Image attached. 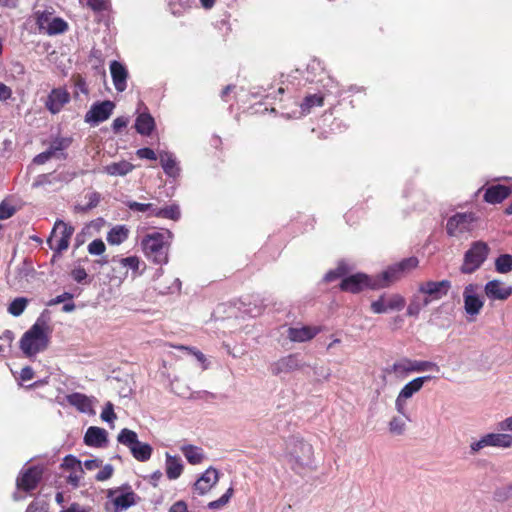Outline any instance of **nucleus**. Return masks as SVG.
Wrapping results in <instances>:
<instances>
[{
	"label": "nucleus",
	"mask_w": 512,
	"mask_h": 512,
	"mask_svg": "<svg viewBox=\"0 0 512 512\" xmlns=\"http://www.w3.org/2000/svg\"><path fill=\"white\" fill-rule=\"evenodd\" d=\"M475 221L472 213H457L450 217L447 221L446 229L450 236H459L469 232Z\"/></svg>",
	"instance_id": "14"
},
{
	"label": "nucleus",
	"mask_w": 512,
	"mask_h": 512,
	"mask_svg": "<svg viewBox=\"0 0 512 512\" xmlns=\"http://www.w3.org/2000/svg\"><path fill=\"white\" fill-rule=\"evenodd\" d=\"M418 264L419 260L416 257H409L387 267L376 277V284H373L374 289L387 288L400 281L417 268Z\"/></svg>",
	"instance_id": "4"
},
{
	"label": "nucleus",
	"mask_w": 512,
	"mask_h": 512,
	"mask_svg": "<svg viewBox=\"0 0 512 512\" xmlns=\"http://www.w3.org/2000/svg\"><path fill=\"white\" fill-rule=\"evenodd\" d=\"M69 102L70 94L65 88H53L47 96L45 107L50 113L57 114Z\"/></svg>",
	"instance_id": "19"
},
{
	"label": "nucleus",
	"mask_w": 512,
	"mask_h": 512,
	"mask_svg": "<svg viewBox=\"0 0 512 512\" xmlns=\"http://www.w3.org/2000/svg\"><path fill=\"white\" fill-rule=\"evenodd\" d=\"M233 492H234L233 488H232V487H230V488L226 491V493H225L223 496H221L219 499H217V500H215V501H211V502L208 504V507H209L210 509H212V510H216V509H219V508H221V507L225 506V505L229 502L230 498L232 497Z\"/></svg>",
	"instance_id": "49"
},
{
	"label": "nucleus",
	"mask_w": 512,
	"mask_h": 512,
	"mask_svg": "<svg viewBox=\"0 0 512 512\" xmlns=\"http://www.w3.org/2000/svg\"><path fill=\"white\" fill-rule=\"evenodd\" d=\"M146 269V264L138 257L130 256V270L137 275H140Z\"/></svg>",
	"instance_id": "53"
},
{
	"label": "nucleus",
	"mask_w": 512,
	"mask_h": 512,
	"mask_svg": "<svg viewBox=\"0 0 512 512\" xmlns=\"http://www.w3.org/2000/svg\"><path fill=\"white\" fill-rule=\"evenodd\" d=\"M431 379L432 376L430 375L416 377L402 387L395 399V409L400 415L409 420V416L407 414V404L409 399L418 393L423 388L424 384Z\"/></svg>",
	"instance_id": "7"
},
{
	"label": "nucleus",
	"mask_w": 512,
	"mask_h": 512,
	"mask_svg": "<svg viewBox=\"0 0 512 512\" xmlns=\"http://www.w3.org/2000/svg\"><path fill=\"white\" fill-rule=\"evenodd\" d=\"M451 288V282L449 280L442 281H427L419 285L418 291L424 294L425 297L433 300H439L445 296Z\"/></svg>",
	"instance_id": "17"
},
{
	"label": "nucleus",
	"mask_w": 512,
	"mask_h": 512,
	"mask_svg": "<svg viewBox=\"0 0 512 512\" xmlns=\"http://www.w3.org/2000/svg\"><path fill=\"white\" fill-rule=\"evenodd\" d=\"M12 89L0 81V101L6 102L12 97Z\"/></svg>",
	"instance_id": "56"
},
{
	"label": "nucleus",
	"mask_w": 512,
	"mask_h": 512,
	"mask_svg": "<svg viewBox=\"0 0 512 512\" xmlns=\"http://www.w3.org/2000/svg\"><path fill=\"white\" fill-rule=\"evenodd\" d=\"M463 308L469 322L476 320L484 307V298L481 295V287L477 283H469L463 290Z\"/></svg>",
	"instance_id": "6"
},
{
	"label": "nucleus",
	"mask_w": 512,
	"mask_h": 512,
	"mask_svg": "<svg viewBox=\"0 0 512 512\" xmlns=\"http://www.w3.org/2000/svg\"><path fill=\"white\" fill-rule=\"evenodd\" d=\"M113 474V468L111 465L104 466L97 474H96V480L98 481H105L109 479Z\"/></svg>",
	"instance_id": "54"
},
{
	"label": "nucleus",
	"mask_w": 512,
	"mask_h": 512,
	"mask_svg": "<svg viewBox=\"0 0 512 512\" xmlns=\"http://www.w3.org/2000/svg\"><path fill=\"white\" fill-rule=\"evenodd\" d=\"M492 447L500 449L512 448V435L501 432L483 434L479 439H473L469 444V454L474 456L483 449Z\"/></svg>",
	"instance_id": "5"
},
{
	"label": "nucleus",
	"mask_w": 512,
	"mask_h": 512,
	"mask_svg": "<svg viewBox=\"0 0 512 512\" xmlns=\"http://www.w3.org/2000/svg\"><path fill=\"white\" fill-rule=\"evenodd\" d=\"M88 202L85 206V210H89L95 208L100 202V194L97 192H92L87 195Z\"/></svg>",
	"instance_id": "55"
},
{
	"label": "nucleus",
	"mask_w": 512,
	"mask_h": 512,
	"mask_svg": "<svg viewBox=\"0 0 512 512\" xmlns=\"http://www.w3.org/2000/svg\"><path fill=\"white\" fill-rule=\"evenodd\" d=\"M72 277L76 282L81 283L87 278V273L84 268H78L72 271Z\"/></svg>",
	"instance_id": "60"
},
{
	"label": "nucleus",
	"mask_w": 512,
	"mask_h": 512,
	"mask_svg": "<svg viewBox=\"0 0 512 512\" xmlns=\"http://www.w3.org/2000/svg\"><path fill=\"white\" fill-rule=\"evenodd\" d=\"M286 456L291 467L300 471L311 467L314 462L313 446L300 438H291L286 446Z\"/></svg>",
	"instance_id": "3"
},
{
	"label": "nucleus",
	"mask_w": 512,
	"mask_h": 512,
	"mask_svg": "<svg viewBox=\"0 0 512 512\" xmlns=\"http://www.w3.org/2000/svg\"><path fill=\"white\" fill-rule=\"evenodd\" d=\"M29 304V300L26 297L15 298L8 306V313L14 317L20 316Z\"/></svg>",
	"instance_id": "36"
},
{
	"label": "nucleus",
	"mask_w": 512,
	"mask_h": 512,
	"mask_svg": "<svg viewBox=\"0 0 512 512\" xmlns=\"http://www.w3.org/2000/svg\"><path fill=\"white\" fill-rule=\"evenodd\" d=\"M171 237L168 230L147 233L141 240L145 256L156 264H166L169 259Z\"/></svg>",
	"instance_id": "2"
},
{
	"label": "nucleus",
	"mask_w": 512,
	"mask_h": 512,
	"mask_svg": "<svg viewBox=\"0 0 512 512\" xmlns=\"http://www.w3.org/2000/svg\"><path fill=\"white\" fill-rule=\"evenodd\" d=\"M106 171L110 175H126L128 173V162H115L106 166Z\"/></svg>",
	"instance_id": "40"
},
{
	"label": "nucleus",
	"mask_w": 512,
	"mask_h": 512,
	"mask_svg": "<svg viewBox=\"0 0 512 512\" xmlns=\"http://www.w3.org/2000/svg\"><path fill=\"white\" fill-rule=\"evenodd\" d=\"M405 298L398 294H382L371 303V310L375 314H384L389 311H400L405 307Z\"/></svg>",
	"instance_id": "10"
},
{
	"label": "nucleus",
	"mask_w": 512,
	"mask_h": 512,
	"mask_svg": "<svg viewBox=\"0 0 512 512\" xmlns=\"http://www.w3.org/2000/svg\"><path fill=\"white\" fill-rule=\"evenodd\" d=\"M20 377L23 381H29L34 378V371L30 366L21 369Z\"/></svg>",
	"instance_id": "63"
},
{
	"label": "nucleus",
	"mask_w": 512,
	"mask_h": 512,
	"mask_svg": "<svg viewBox=\"0 0 512 512\" xmlns=\"http://www.w3.org/2000/svg\"><path fill=\"white\" fill-rule=\"evenodd\" d=\"M489 247L483 241L472 243L471 247L465 252L463 264L460 268L464 274H471L481 267L489 254Z\"/></svg>",
	"instance_id": "8"
},
{
	"label": "nucleus",
	"mask_w": 512,
	"mask_h": 512,
	"mask_svg": "<svg viewBox=\"0 0 512 512\" xmlns=\"http://www.w3.org/2000/svg\"><path fill=\"white\" fill-rule=\"evenodd\" d=\"M320 332L316 326L290 327L287 331V337L292 342H306L313 339Z\"/></svg>",
	"instance_id": "23"
},
{
	"label": "nucleus",
	"mask_w": 512,
	"mask_h": 512,
	"mask_svg": "<svg viewBox=\"0 0 512 512\" xmlns=\"http://www.w3.org/2000/svg\"><path fill=\"white\" fill-rule=\"evenodd\" d=\"M431 303V299L424 297L420 300L417 295H414L407 307V315L417 317L423 307L428 306Z\"/></svg>",
	"instance_id": "33"
},
{
	"label": "nucleus",
	"mask_w": 512,
	"mask_h": 512,
	"mask_svg": "<svg viewBox=\"0 0 512 512\" xmlns=\"http://www.w3.org/2000/svg\"><path fill=\"white\" fill-rule=\"evenodd\" d=\"M88 252L91 255H101L105 252V244L101 239H95L88 244Z\"/></svg>",
	"instance_id": "50"
},
{
	"label": "nucleus",
	"mask_w": 512,
	"mask_h": 512,
	"mask_svg": "<svg viewBox=\"0 0 512 512\" xmlns=\"http://www.w3.org/2000/svg\"><path fill=\"white\" fill-rule=\"evenodd\" d=\"M53 156L54 155L52 154V152L49 149H47L46 151L35 156L33 162L38 165H42L45 164Z\"/></svg>",
	"instance_id": "58"
},
{
	"label": "nucleus",
	"mask_w": 512,
	"mask_h": 512,
	"mask_svg": "<svg viewBox=\"0 0 512 512\" xmlns=\"http://www.w3.org/2000/svg\"><path fill=\"white\" fill-rule=\"evenodd\" d=\"M115 109V103L110 100L98 101L91 105L84 120L90 125H98L110 118Z\"/></svg>",
	"instance_id": "12"
},
{
	"label": "nucleus",
	"mask_w": 512,
	"mask_h": 512,
	"mask_svg": "<svg viewBox=\"0 0 512 512\" xmlns=\"http://www.w3.org/2000/svg\"><path fill=\"white\" fill-rule=\"evenodd\" d=\"M86 5L95 13H100L108 8V2L106 0H87Z\"/></svg>",
	"instance_id": "51"
},
{
	"label": "nucleus",
	"mask_w": 512,
	"mask_h": 512,
	"mask_svg": "<svg viewBox=\"0 0 512 512\" xmlns=\"http://www.w3.org/2000/svg\"><path fill=\"white\" fill-rule=\"evenodd\" d=\"M155 127L154 118L147 112H139L135 121V129L141 135H149Z\"/></svg>",
	"instance_id": "30"
},
{
	"label": "nucleus",
	"mask_w": 512,
	"mask_h": 512,
	"mask_svg": "<svg viewBox=\"0 0 512 512\" xmlns=\"http://www.w3.org/2000/svg\"><path fill=\"white\" fill-rule=\"evenodd\" d=\"M110 73L116 90L120 92L124 91L127 78L126 68L120 62L112 61L110 64Z\"/></svg>",
	"instance_id": "25"
},
{
	"label": "nucleus",
	"mask_w": 512,
	"mask_h": 512,
	"mask_svg": "<svg viewBox=\"0 0 512 512\" xmlns=\"http://www.w3.org/2000/svg\"><path fill=\"white\" fill-rule=\"evenodd\" d=\"M50 334L51 329L49 325L43 318L39 317L22 335L20 349L25 356L33 357L47 349L50 343Z\"/></svg>",
	"instance_id": "1"
},
{
	"label": "nucleus",
	"mask_w": 512,
	"mask_h": 512,
	"mask_svg": "<svg viewBox=\"0 0 512 512\" xmlns=\"http://www.w3.org/2000/svg\"><path fill=\"white\" fill-rule=\"evenodd\" d=\"M42 477L43 468L41 466L35 465L23 469L16 479L17 489L27 493L31 492L38 487Z\"/></svg>",
	"instance_id": "11"
},
{
	"label": "nucleus",
	"mask_w": 512,
	"mask_h": 512,
	"mask_svg": "<svg viewBox=\"0 0 512 512\" xmlns=\"http://www.w3.org/2000/svg\"><path fill=\"white\" fill-rule=\"evenodd\" d=\"M373 284H376V278L371 279L364 273H356L345 277L340 283V289L345 292L359 293L365 288L374 289Z\"/></svg>",
	"instance_id": "13"
},
{
	"label": "nucleus",
	"mask_w": 512,
	"mask_h": 512,
	"mask_svg": "<svg viewBox=\"0 0 512 512\" xmlns=\"http://www.w3.org/2000/svg\"><path fill=\"white\" fill-rule=\"evenodd\" d=\"M412 363L414 373H422L427 371L438 372L440 370L439 366L435 362L412 359Z\"/></svg>",
	"instance_id": "38"
},
{
	"label": "nucleus",
	"mask_w": 512,
	"mask_h": 512,
	"mask_svg": "<svg viewBox=\"0 0 512 512\" xmlns=\"http://www.w3.org/2000/svg\"><path fill=\"white\" fill-rule=\"evenodd\" d=\"M511 193V189L504 185H496L488 188L484 194V199L488 203L496 204L502 202Z\"/></svg>",
	"instance_id": "28"
},
{
	"label": "nucleus",
	"mask_w": 512,
	"mask_h": 512,
	"mask_svg": "<svg viewBox=\"0 0 512 512\" xmlns=\"http://www.w3.org/2000/svg\"><path fill=\"white\" fill-rule=\"evenodd\" d=\"M54 17H52V13L43 11V12H37L36 13V24L40 31L47 30V26L50 24V21H52Z\"/></svg>",
	"instance_id": "46"
},
{
	"label": "nucleus",
	"mask_w": 512,
	"mask_h": 512,
	"mask_svg": "<svg viewBox=\"0 0 512 512\" xmlns=\"http://www.w3.org/2000/svg\"><path fill=\"white\" fill-rule=\"evenodd\" d=\"M71 81L75 88L74 96L77 97L80 93L87 95L89 93L85 78L80 74H74Z\"/></svg>",
	"instance_id": "39"
},
{
	"label": "nucleus",
	"mask_w": 512,
	"mask_h": 512,
	"mask_svg": "<svg viewBox=\"0 0 512 512\" xmlns=\"http://www.w3.org/2000/svg\"><path fill=\"white\" fill-rule=\"evenodd\" d=\"M160 164L164 172L170 177L179 175V167L173 154L170 152L162 151L159 153Z\"/></svg>",
	"instance_id": "29"
},
{
	"label": "nucleus",
	"mask_w": 512,
	"mask_h": 512,
	"mask_svg": "<svg viewBox=\"0 0 512 512\" xmlns=\"http://www.w3.org/2000/svg\"><path fill=\"white\" fill-rule=\"evenodd\" d=\"M388 426L390 433L393 435H402L406 429V423L400 417H393Z\"/></svg>",
	"instance_id": "42"
},
{
	"label": "nucleus",
	"mask_w": 512,
	"mask_h": 512,
	"mask_svg": "<svg viewBox=\"0 0 512 512\" xmlns=\"http://www.w3.org/2000/svg\"><path fill=\"white\" fill-rule=\"evenodd\" d=\"M156 207L153 203L130 202V210L147 213L148 216H155Z\"/></svg>",
	"instance_id": "41"
},
{
	"label": "nucleus",
	"mask_w": 512,
	"mask_h": 512,
	"mask_svg": "<svg viewBox=\"0 0 512 512\" xmlns=\"http://www.w3.org/2000/svg\"><path fill=\"white\" fill-rule=\"evenodd\" d=\"M169 512H188L187 505L184 501H177L170 507Z\"/></svg>",
	"instance_id": "64"
},
{
	"label": "nucleus",
	"mask_w": 512,
	"mask_h": 512,
	"mask_svg": "<svg viewBox=\"0 0 512 512\" xmlns=\"http://www.w3.org/2000/svg\"><path fill=\"white\" fill-rule=\"evenodd\" d=\"M74 233V228L65 222L56 221L47 243L55 254L59 255L69 247L70 239Z\"/></svg>",
	"instance_id": "9"
},
{
	"label": "nucleus",
	"mask_w": 512,
	"mask_h": 512,
	"mask_svg": "<svg viewBox=\"0 0 512 512\" xmlns=\"http://www.w3.org/2000/svg\"><path fill=\"white\" fill-rule=\"evenodd\" d=\"M137 156L141 159L156 160L157 155L150 148H142L137 151Z\"/></svg>",
	"instance_id": "57"
},
{
	"label": "nucleus",
	"mask_w": 512,
	"mask_h": 512,
	"mask_svg": "<svg viewBox=\"0 0 512 512\" xmlns=\"http://www.w3.org/2000/svg\"><path fill=\"white\" fill-rule=\"evenodd\" d=\"M70 138H56L48 148L53 155H55L58 151H62L67 149L71 144Z\"/></svg>",
	"instance_id": "48"
},
{
	"label": "nucleus",
	"mask_w": 512,
	"mask_h": 512,
	"mask_svg": "<svg viewBox=\"0 0 512 512\" xmlns=\"http://www.w3.org/2000/svg\"><path fill=\"white\" fill-rule=\"evenodd\" d=\"M128 237V229L125 226H115L107 234V242L110 245H119Z\"/></svg>",
	"instance_id": "31"
},
{
	"label": "nucleus",
	"mask_w": 512,
	"mask_h": 512,
	"mask_svg": "<svg viewBox=\"0 0 512 512\" xmlns=\"http://www.w3.org/2000/svg\"><path fill=\"white\" fill-rule=\"evenodd\" d=\"M180 451L182 452L188 463L191 465L201 464L206 459V455L203 449L195 445H182L180 447Z\"/></svg>",
	"instance_id": "27"
},
{
	"label": "nucleus",
	"mask_w": 512,
	"mask_h": 512,
	"mask_svg": "<svg viewBox=\"0 0 512 512\" xmlns=\"http://www.w3.org/2000/svg\"><path fill=\"white\" fill-rule=\"evenodd\" d=\"M385 372L392 375L397 380H404L413 372L412 359L408 357H402L393 362L392 365L385 369Z\"/></svg>",
	"instance_id": "22"
},
{
	"label": "nucleus",
	"mask_w": 512,
	"mask_h": 512,
	"mask_svg": "<svg viewBox=\"0 0 512 512\" xmlns=\"http://www.w3.org/2000/svg\"><path fill=\"white\" fill-rule=\"evenodd\" d=\"M486 297L490 301H506L512 295V285L499 279L488 281L484 286Z\"/></svg>",
	"instance_id": "16"
},
{
	"label": "nucleus",
	"mask_w": 512,
	"mask_h": 512,
	"mask_svg": "<svg viewBox=\"0 0 512 512\" xmlns=\"http://www.w3.org/2000/svg\"><path fill=\"white\" fill-rule=\"evenodd\" d=\"M130 454L139 462H147L153 454V447L140 441L137 433L130 430Z\"/></svg>",
	"instance_id": "20"
},
{
	"label": "nucleus",
	"mask_w": 512,
	"mask_h": 512,
	"mask_svg": "<svg viewBox=\"0 0 512 512\" xmlns=\"http://www.w3.org/2000/svg\"><path fill=\"white\" fill-rule=\"evenodd\" d=\"M72 298H73V295L71 293L64 292L63 294L58 295L56 298L50 300L48 305H50V306L56 305V304L66 301V300H71Z\"/></svg>",
	"instance_id": "61"
},
{
	"label": "nucleus",
	"mask_w": 512,
	"mask_h": 512,
	"mask_svg": "<svg viewBox=\"0 0 512 512\" xmlns=\"http://www.w3.org/2000/svg\"><path fill=\"white\" fill-rule=\"evenodd\" d=\"M107 441L106 430L96 426L89 427L84 436V443L90 447H103Z\"/></svg>",
	"instance_id": "24"
},
{
	"label": "nucleus",
	"mask_w": 512,
	"mask_h": 512,
	"mask_svg": "<svg viewBox=\"0 0 512 512\" xmlns=\"http://www.w3.org/2000/svg\"><path fill=\"white\" fill-rule=\"evenodd\" d=\"M219 481V472L214 467H209L194 483V491L198 495H204Z\"/></svg>",
	"instance_id": "21"
},
{
	"label": "nucleus",
	"mask_w": 512,
	"mask_h": 512,
	"mask_svg": "<svg viewBox=\"0 0 512 512\" xmlns=\"http://www.w3.org/2000/svg\"><path fill=\"white\" fill-rule=\"evenodd\" d=\"M165 457V472L167 478L170 480L179 478L184 469L181 458L179 456H172L169 453H166Z\"/></svg>",
	"instance_id": "26"
},
{
	"label": "nucleus",
	"mask_w": 512,
	"mask_h": 512,
	"mask_svg": "<svg viewBox=\"0 0 512 512\" xmlns=\"http://www.w3.org/2000/svg\"><path fill=\"white\" fill-rule=\"evenodd\" d=\"M68 401L70 404L76 406L79 410L85 411L88 406V398L80 393H73L68 396Z\"/></svg>",
	"instance_id": "43"
},
{
	"label": "nucleus",
	"mask_w": 512,
	"mask_h": 512,
	"mask_svg": "<svg viewBox=\"0 0 512 512\" xmlns=\"http://www.w3.org/2000/svg\"><path fill=\"white\" fill-rule=\"evenodd\" d=\"M495 270L500 274H507L512 271V255L501 254L495 259Z\"/></svg>",
	"instance_id": "34"
},
{
	"label": "nucleus",
	"mask_w": 512,
	"mask_h": 512,
	"mask_svg": "<svg viewBox=\"0 0 512 512\" xmlns=\"http://www.w3.org/2000/svg\"><path fill=\"white\" fill-rule=\"evenodd\" d=\"M128 508V490L123 486L118 489H110L107 493L105 509L107 512H121Z\"/></svg>",
	"instance_id": "18"
},
{
	"label": "nucleus",
	"mask_w": 512,
	"mask_h": 512,
	"mask_svg": "<svg viewBox=\"0 0 512 512\" xmlns=\"http://www.w3.org/2000/svg\"><path fill=\"white\" fill-rule=\"evenodd\" d=\"M154 214L156 217L178 220L180 217V210L178 205L173 204L165 208L156 207Z\"/></svg>",
	"instance_id": "37"
},
{
	"label": "nucleus",
	"mask_w": 512,
	"mask_h": 512,
	"mask_svg": "<svg viewBox=\"0 0 512 512\" xmlns=\"http://www.w3.org/2000/svg\"><path fill=\"white\" fill-rule=\"evenodd\" d=\"M68 28V23L64 19L60 17H54L52 21H50V24L47 26L45 33L48 35L62 34L65 33Z\"/></svg>",
	"instance_id": "35"
},
{
	"label": "nucleus",
	"mask_w": 512,
	"mask_h": 512,
	"mask_svg": "<svg viewBox=\"0 0 512 512\" xmlns=\"http://www.w3.org/2000/svg\"><path fill=\"white\" fill-rule=\"evenodd\" d=\"M304 366L305 363L302 362L299 354H289L272 363L270 371L273 375L279 376L301 370Z\"/></svg>",
	"instance_id": "15"
},
{
	"label": "nucleus",
	"mask_w": 512,
	"mask_h": 512,
	"mask_svg": "<svg viewBox=\"0 0 512 512\" xmlns=\"http://www.w3.org/2000/svg\"><path fill=\"white\" fill-rule=\"evenodd\" d=\"M497 428L501 432H512V416L505 418L497 424Z\"/></svg>",
	"instance_id": "59"
},
{
	"label": "nucleus",
	"mask_w": 512,
	"mask_h": 512,
	"mask_svg": "<svg viewBox=\"0 0 512 512\" xmlns=\"http://www.w3.org/2000/svg\"><path fill=\"white\" fill-rule=\"evenodd\" d=\"M16 213V209L14 206L6 203H0V220H5L12 217Z\"/></svg>",
	"instance_id": "52"
},
{
	"label": "nucleus",
	"mask_w": 512,
	"mask_h": 512,
	"mask_svg": "<svg viewBox=\"0 0 512 512\" xmlns=\"http://www.w3.org/2000/svg\"><path fill=\"white\" fill-rule=\"evenodd\" d=\"M68 475L66 476V482L67 484L71 485L73 488H77L80 485L81 480L84 477V470L83 468L80 469V472H78V469L67 471Z\"/></svg>",
	"instance_id": "47"
},
{
	"label": "nucleus",
	"mask_w": 512,
	"mask_h": 512,
	"mask_svg": "<svg viewBox=\"0 0 512 512\" xmlns=\"http://www.w3.org/2000/svg\"><path fill=\"white\" fill-rule=\"evenodd\" d=\"M127 120L124 117H118L114 119L112 123V129L115 133H118L122 128L126 127Z\"/></svg>",
	"instance_id": "62"
},
{
	"label": "nucleus",
	"mask_w": 512,
	"mask_h": 512,
	"mask_svg": "<svg viewBox=\"0 0 512 512\" xmlns=\"http://www.w3.org/2000/svg\"><path fill=\"white\" fill-rule=\"evenodd\" d=\"M512 497V486L508 485L496 489L493 493V499L496 502L503 503Z\"/></svg>",
	"instance_id": "44"
},
{
	"label": "nucleus",
	"mask_w": 512,
	"mask_h": 512,
	"mask_svg": "<svg viewBox=\"0 0 512 512\" xmlns=\"http://www.w3.org/2000/svg\"><path fill=\"white\" fill-rule=\"evenodd\" d=\"M61 468L66 471L78 469V472H80V469H82L83 466L81 461L78 460L75 456L68 455L63 459Z\"/></svg>",
	"instance_id": "45"
},
{
	"label": "nucleus",
	"mask_w": 512,
	"mask_h": 512,
	"mask_svg": "<svg viewBox=\"0 0 512 512\" xmlns=\"http://www.w3.org/2000/svg\"><path fill=\"white\" fill-rule=\"evenodd\" d=\"M324 104V97L321 94L308 95L300 105L303 115L309 114L313 107H321Z\"/></svg>",
	"instance_id": "32"
}]
</instances>
